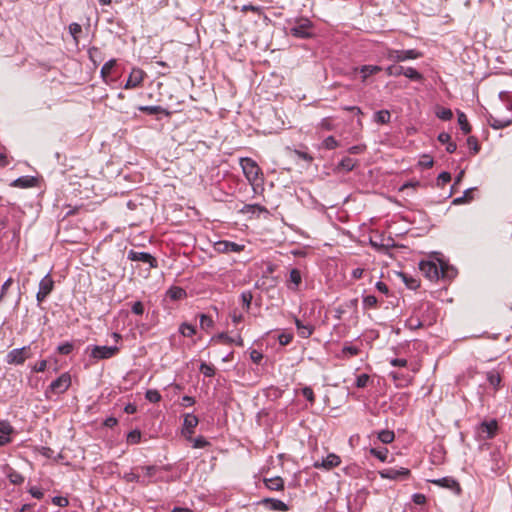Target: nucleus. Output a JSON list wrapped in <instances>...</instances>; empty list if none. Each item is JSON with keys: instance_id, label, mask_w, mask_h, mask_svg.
Instances as JSON below:
<instances>
[{"instance_id": "obj_1", "label": "nucleus", "mask_w": 512, "mask_h": 512, "mask_svg": "<svg viewBox=\"0 0 512 512\" xmlns=\"http://www.w3.org/2000/svg\"><path fill=\"white\" fill-rule=\"evenodd\" d=\"M239 164L243 174L251 185H258L263 182V173L259 165L252 158H240Z\"/></svg>"}, {"instance_id": "obj_2", "label": "nucleus", "mask_w": 512, "mask_h": 512, "mask_svg": "<svg viewBox=\"0 0 512 512\" xmlns=\"http://www.w3.org/2000/svg\"><path fill=\"white\" fill-rule=\"evenodd\" d=\"M314 25L308 18H297L294 22V26L290 28V35L299 39H308L313 37Z\"/></svg>"}, {"instance_id": "obj_3", "label": "nucleus", "mask_w": 512, "mask_h": 512, "mask_svg": "<svg viewBox=\"0 0 512 512\" xmlns=\"http://www.w3.org/2000/svg\"><path fill=\"white\" fill-rule=\"evenodd\" d=\"M31 356L32 352L30 346H25L11 350L6 356V361L8 364L21 365Z\"/></svg>"}, {"instance_id": "obj_4", "label": "nucleus", "mask_w": 512, "mask_h": 512, "mask_svg": "<svg viewBox=\"0 0 512 512\" xmlns=\"http://www.w3.org/2000/svg\"><path fill=\"white\" fill-rule=\"evenodd\" d=\"M422 56L420 52L414 49L410 50H389L387 53V58L394 62H402L405 60H413L418 59Z\"/></svg>"}, {"instance_id": "obj_5", "label": "nucleus", "mask_w": 512, "mask_h": 512, "mask_svg": "<svg viewBox=\"0 0 512 512\" xmlns=\"http://www.w3.org/2000/svg\"><path fill=\"white\" fill-rule=\"evenodd\" d=\"M419 269L422 274L430 281H435L440 278V274L444 275V270L438 268L437 264L432 261H421L419 263Z\"/></svg>"}, {"instance_id": "obj_6", "label": "nucleus", "mask_w": 512, "mask_h": 512, "mask_svg": "<svg viewBox=\"0 0 512 512\" xmlns=\"http://www.w3.org/2000/svg\"><path fill=\"white\" fill-rule=\"evenodd\" d=\"M120 349L117 346H93L91 357L95 360L109 359L116 356Z\"/></svg>"}, {"instance_id": "obj_7", "label": "nucleus", "mask_w": 512, "mask_h": 512, "mask_svg": "<svg viewBox=\"0 0 512 512\" xmlns=\"http://www.w3.org/2000/svg\"><path fill=\"white\" fill-rule=\"evenodd\" d=\"M379 475L382 479L389 480H405L408 479L411 475V471L407 468L401 467L397 468H386L379 471Z\"/></svg>"}, {"instance_id": "obj_8", "label": "nucleus", "mask_w": 512, "mask_h": 512, "mask_svg": "<svg viewBox=\"0 0 512 512\" xmlns=\"http://www.w3.org/2000/svg\"><path fill=\"white\" fill-rule=\"evenodd\" d=\"M146 77L144 70L138 67L132 68L129 77L124 85V89L130 90L142 86V83Z\"/></svg>"}, {"instance_id": "obj_9", "label": "nucleus", "mask_w": 512, "mask_h": 512, "mask_svg": "<svg viewBox=\"0 0 512 512\" xmlns=\"http://www.w3.org/2000/svg\"><path fill=\"white\" fill-rule=\"evenodd\" d=\"M71 386V376L69 373L61 374L56 380L51 382L49 389L54 394H62Z\"/></svg>"}, {"instance_id": "obj_10", "label": "nucleus", "mask_w": 512, "mask_h": 512, "mask_svg": "<svg viewBox=\"0 0 512 512\" xmlns=\"http://www.w3.org/2000/svg\"><path fill=\"white\" fill-rule=\"evenodd\" d=\"M53 288L54 281L52 277L49 274H47L41 279L39 283V290L36 295L38 303H42L47 298V296L52 292Z\"/></svg>"}, {"instance_id": "obj_11", "label": "nucleus", "mask_w": 512, "mask_h": 512, "mask_svg": "<svg viewBox=\"0 0 512 512\" xmlns=\"http://www.w3.org/2000/svg\"><path fill=\"white\" fill-rule=\"evenodd\" d=\"M430 482L439 487L449 489V490L455 492L456 494L461 493V486H460L459 482L456 479H454L453 477L447 476V477H443L440 479L430 480Z\"/></svg>"}, {"instance_id": "obj_12", "label": "nucleus", "mask_w": 512, "mask_h": 512, "mask_svg": "<svg viewBox=\"0 0 512 512\" xmlns=\"http://www.w3.org/2000/svg\"><path fill=\"white\" fill-rule=\"evenodd\" d=\"M340 464H341V458L334 453H330L322 461H316L313 466L316 469L331 470L335 467H338Z\"/></svg>"}, {"instance_id": "obj_13", "label": "nucleus", "mask_w": 512, "mask_h": 512, "mask_svg": "<svg viewBox=\"0 0 512 512\" xmlns=\"http://www.w3.org/2000/svg\"><path fill=\"white\" fill-rule=\"evenodd\" d=\"M128 259L131 261H140L148 263L151 268L157 267L156 258L147 252H137L134 250H130L128 252Z\"/></svg>"}, {"instance_id": "obj_14", "label": "nucleus", "mask_w": 512, "mask_h": 512, "mask_svg": "<svg viewBox=\"0 0 512 512\" xmlns=\"http://www.w3.org/2000/svg\"><path fill=\"white\" fill-rule=\"evenodd\" d=\"M243 249H244L243 245L237 244L235 242L227 241V240L218 241L215 243V250L218 251L219 253H229V252L239 253V252L243 251Z\"/></svg>"}, {"instance_id": "obj_15", "label": "nucleus", "mask_w": 512, "mask_h": 512, "mask_svg": "<svg viewBox=\"0 0 512 512\" xmlns=\"http://www.w3.org/2000/svg\"><path fill=\"white\" fill-rule=\"evenodd\" d=\"M479 431L484 434V439H493L498 431V423L496 420L484 421L481 423Z\"/></svg>"}, {"instance_id": "obj_16", "label": "nucleus", "mask_w": 512, "mask_h": 512, "mask_svg": "<svg viewBox=\"0 0 512 512\" xmlns=\"http://www.w3.org/2000/svg\"><path fill=\"white\" fill-rule=\"evenodd\" d=\"M198 418L193 414H186L183 423V434L190 439L194 434V429L198 425Z\"/></svg>"}, {"instance_id": "obj_17", "label": "nucleus", "mask_w": 512, "mask_h": 512, "mask_svg": "<svg viewBox=\"0 0 512 512\" xmlns=\"http://www.w3.org/2000/svg\"><path fill=\"white\" fill-rule=\"evenodd\" d=\"M261 504L273 511L286 512L289 510L288 505L286 503L274 498H265L261 501Z\"/></svg>"}, {"instance_id": "obj_18", "label": "nucleus", "mask_w": 512, "mask_h": 512, "mask_svg": "<svg viewBox=\"0 0 512 512\" xmlns=\"http://www.w3.org/2000/svg\"><path fill=\"white\" fill-rule=\"evenodd\" d=\"M263 481L265 486L271 491L284 490V480L280 476H276L273 478H265Z\"/></svg>"}, {"instance_id": "obj_19", "label": "nucleus", "mask_w": 512, "mask_h": 512, "mask_svg": "<svg viewBox=\"0 0 512 512\" xmlns=\"http://www.w3.org/2000/svg\"><path fill=\"white\" fill-rule=\"evenodd\" d=\"M492 462L490 466V470L495 474H500L504 467V460L502 459L501 455L498 452L491 453L490 460Z\"/></svg>"}, {"instance_id": "obj_20", "label": "nucleus", "mask_w": 512, "mask_h": 512, "mask_svg": "<svg viewBox=\"0 0 512 512\" xmlns=\"http://www.w3.org/2000/svg\"><path fill=\"white\" fill-rule=\"evenodd\" d=\"M381 70L382 68L377 65H363L362 67L355 69V71H359L361 73L363 82H366L368 77L377 74Z\"/></svg>"}, {"instance_id": "obj_21", "label": "nucleus", "mask_w": 512, "mask_h": 512, "mask_svg": "<svg viewBox=\"0 0 512 512\" xmlns=\"http://www.w3.org/2000/svg\"><path fill=\"white\" fill-rule=\"evenodd\" d=\"M5 474H6L7 478L9 479L10 483L13 485H21L25 480V478L22 474H20L19 472H17L16 470H14L12 467H10L8 465L5 468Z\"/></svg>"}, {"instance_id": "obj_22", "label": "nucleus", "mask_w": 512, "mask_h": 512, "mask_svg": "<svg viewBox=\"0 0 512 512\" xmlns=\"http://www.w3.org/2000/svg\"><path fill=\"white\" fill-rule=\"evenodd\" d=\"M215 340L223 344H235L239 347L244 346L243 338L240 335H238L236 338H232L226 333H221L215 337Z\"/></svg>"}, {"instance_id": "obj_23", "label": "nucleus", "mask_w": 512, "mask_h": 512, "mask_svg": "<svg viewBox=\"0 0 512 512\" xmlns=\"http://www.w3.org/2000/svg\"><path fill=\"white\" fill-rule=\"evenodd\" d=\"M36 179L31 176H23L19 177L18 179L14 180L11 183V186L17 187V188H30L35 185Z\"/></svg>"}, {"instance_id": "obj_24", "label": "nucleus", "mask_w": 512, "mask_h": 512, "mask_svg": "<svg viewBox=\"0 0 512 512\" xmlns=\"http://www.w3.org/2000/svg\"><path fill=\"white\" fill-rule=\"evenodd\" d=\"M138 109L149 115L165 114L168 117L171 116V112L161 106H140Z\"/></svg>"}, {"instance_id": "obj_25", "label": "nucleus", "mask_w": 512, "mask_h": 512, "mask_svg": "<svg viewBox=\"0 0 512 512\" xmlns=\"http://www.w3.org/2000/svg\"><path fill=\"white\" fill-rule=\"evenodd\" d=\"M88 56L94 65H99L105 58L103 51L95 46L88 50Z\"/></svg>"}, {"instance_id": "obj_26", "label": "nucleus", "mask_w": 512, "mask_h": 512, "mask_svg": "<svg viewBox=\"0 0 512 512\" xmlns=\"http://www.w3.org/2000/svg\"><path fill=\"white\" fill-rule=\"evenodd\" d=\"M186 295H187L186 291L183 288L178 287V286H172L167 291V296L171 300H175V301L185 298Z\"/></svg>"}, {"instance_id": "obj_27", "label": "nucleus", "mask_w": 512, "mask_h": 512, "mask_svg": "<svg viewBox=\"0 0 512 512\" xmlns=\"http://www.w3.org/2000/svg\"><path fill=\"white\" fill-rule=\"evenodd\" d=\"M117 63V60L116 59H111L109 60L108 62H106L102 68H101V71H100V75H101V78L104 80V81H107L108 77L110 76L111 74V71L112 69L115 67Z\"/></svg>"}, {"instance_id": "obj_28", "label": "nucleus", "mask_w": 512, "mask_h": 512, "mask_svg": "<svg viewBox=\"0 0 512 512\" xmlns=\"http://www.w3.org/2000/svg\"><path fill=\"white\" fill-rule=\"evenodd\" d=\"M400 277L402 278V280L409 289H417L420 286V282L418 279L406 273H400Z\"/></svg>"}, {"instance_id": "obj_29", "label": "nucleus", "mask_w": 512, "mask_h": 512, "mask_svg": "<svg viewBox=\"0 0 512 512\" xmlns=\"http://www.w3.org/2000/svg\"><path fill=\"white\" fill-rule=\"evenodd\" d=\"M458 123H459L461 130L465 134H468L471 132V126H470L467 116L465 115L464 112H461V111L458 112Z\"/></svg>"}, {"instance_id": "obj_30", "label": "nucleus", "mask_w": 512, "mask_h": 512, "mask_svg": "<svg viewBox=\"0 0 512 512\" xmlns=\"http://www.w3.org/2000/svg\"><path fill=\"white\" fill-rule=\"evenodd\" d=\"M364 309H376L378 308V299L374 295H367L362 300Z\"/></svg>"}, {"instance_id": "obj_31", "label": "nucleus", "mask_w": 512, "mask_h": 512, "mask_svg": "<svg viewBox=\"0 0 512 512\" xmlns=\"http://www.w3.org/2000/svg\"><path fill=\"white\" fill-rule=\"evenodd\" d=\"M289 282L295 285L294 290L298 289L302 282L301 272L298 269L294 268L290 271Z\"/></svg>"}, {"instance_id": "obj_32", "label": "nucleus", "mask_w": 512, "mask_h": 512, "mask_svg": "<svg viewBox=\"0 0 512 512\" xmlns=\"http://www.w3.org/2000/svg\"><path fill=\"white\" fill-rule=\"evenodd\" d=\"M395 434L391 430H382L378 433V439L384 443L389 444L394 441Z\"/></svg>"}, {"instance_id": "obj_33", "label": "nucleus", "mask_w": 512, "mask_h": 512, "mask_svg": "<svg viewBox=\"0 0 512 512\" xmlns=\"http://www.w3.org/2000/svg\"><path fill=\"white\" fill-rule=\"evenodd\" d=\"M402 75L413 81H421L423 79L422 74L412 67L404 68Z\"/></svg>"}, {"instance_id": "obj_34", "label": "nucleus", "mask_w": 512, "mask_h": 512, "mask_svg": "<svg viewBox=\"0 0 512 512\" xmlns=\"http://www.w3.org/2000/svg\"><path fill=\"white\" fill-rule=\"evenodd\" d=\"M81 32H82V27L80 24L74 22L69 25V33L73 37V40L76 45H78V43H79V35L81 34Z\"/></svg>"}, {"instance_id": "obj_35", "label": "nucleus", "mask_w": 512, "mask_h": 512, "mask_svg": "<svg viewBox=\"0 0 512 512\" xmlns=\"http://www.w3.org/2000/svg\"><path fill=\"white\" fill-rule=\"evenodd\" d=\"M391 114L388 110H380L375 113V121L379 124H387L390 122Z\"/></svg>"}, {"instance_id": "obj_36", "label": "nucleus", "mask_w": 512, "mask_h": 512, "mask_svg": "<svg viewBox=\"0 0 512 512\" xmlns=\"http://www.w3.org/2000/svg\"><path fill=\"white\" fill-rule=\"evenodd\" d=\"M490 125L494 129H502L511 125V120H501L493 116L490 117Z\"/></svg>"}, {"instance_id": "obj_37", "label": "nucleus", "mask_w": 512, "mask_h": 512, "mask_svg": "<svg viewBox=\"0 0 512 512\" xmlns=\"http://www.w3.org/2000/svg\"><path fill=\"white\" fill-rule=\"evenodd\" d=\"M388 450L386 448L376 449L372 448L370 454L378 458L381 462H386L388 457Z\"/></svg>"}, {"instance_id": "obj_38", "label": "nucleus", "mask_w": 512, "mask_h": 512, "mask_svg": "<svg viewBox=\"0 0 512 512\" xmlns=\"http://www.w3.org/2000/svg\"><path fill=\"white\" fill-rule=\"evenodd\" d=\"M472 193H473L472 189H467L463 196L455 198L453 200V204L460 205V204L470 202L473 199Z\"/></svg>"}, {"instance_id": "obj_39", "label": "nucleus", "mask_w": 512, "mask_h": 512, "mask_svg": "<svg viewBox=\"0 0 512 512\" xmlns=\"http://www.w3.org/2000/svg\"><path fill=\"white\" fill-rule=\"evenodd\" d=\"M356 164H357L356 160H354V159H352L350 157H345L339 163V167H341L342 169H344L346 171H351V170L354 169Z\"/></svg>"}, {"instance_id": "obj_40", "label": "nucleus", "mask_w": 512, "mask_h": 512, "mask_svg": "<svg viewBox=\"0 0 512 512\" xmlns=\"http://www.w3.org/2000/svg\"><path fill=\"white\" fill-rule=\"evenodd\" d=\"M199 371L206 377H213L215 375V367L205 362L201 363Z\"/></svg>"}, {"instance_id": "obj_41", "label": "nucleus", "mask_w": 512, "mask_h": 512, "mask_svg": "<svg viewBox=\"0 0 512 512\" xmlns=\"http://www.w3.org/2000/svg\"><path fill=\"white\" fill-rule=\"evenodd\" d=\"M180 332L185 337H192L196 333V329L191 324L183 323L180 326Z\"/></svg>"}, {"instance_id": "obj_42", "label": "nucleus", "mask_w": 512, "mask_h": 512, "mask_svg": "<svg viewBox=\"0 0 512 512\" xmlns=\"http://www.w3.org/2000/svg\"><path fill=\"white\" fill-rule=\"evenodd\" d=\"M141 441V432L139 430H132L127 435V443L138 444Z\"/></svg>"}, {"instance_id": "obj_43", "label": "nucleus", "mask_w": 512, "mask_h": 512, "mask_svg": "<svg viewBox=\"0 0 512 512\" xmlns=\"http://www.w3.org/2000/svg\"><path fill=\"white\" fill-rule=\"evenodd\" d=\"M252 299H253V295H252L251 291L242 292V294H241L242 305L247 311L250 309Z\"/></svg>"}, {"instance_id": "obj_44", "label": "nucleus", "mask_w": 512, "mask_h": 512, "mask_svg": "<svg viewBox=\"0 0 512 512\" xmlns=\"http://www.w3.org/2000/svg\"><path fill=\"white\" fill-rule=\"evenodd\" d=\"M297 332L301 338L307 339L313 334L314 326L304 324Z\"/></svg>"}, {"instance_id": "obj_45", "label": "nucleus", "mask_w": 512, "mask_h": 512, "mask_svg": "<svg viewBox=\"0 0 512 512\" xmlns=\"http://www.w3.org/2000/svg\"><path fill=\"white\" fill-rule=\"evenodd\" d=\"M145 398L151 403H157L161 400V395L157 390L150 389L146 391Z\"/></svg>"}, {"instance_id": "obj_46", "label": "nucleus", "mask_w": 512, "mask_h": 512, "mask_svg": "<svg viewBox=\"0 0 512 512\" xmlns=\"http://www.w3.org/2000/svg\"><path fill=\"white\" fill-rule=\"evenodd\" d=\"M404 72V67L399 65H391L386 68V73L389 76H400Z\"/></svg>"}, {"instance_id": "obj_47", "label": "nucleus", "mask_w": 512, "mask_h": 512, "mask_svg": "<svg viewBox=\"0 0 512 512\" xmlns=\"http://www.w3.org/2000/svg\"><path fill=\"white\" fill-rule=\"evenodd\" d=\"M214 322L212 318L206 314L200 315V326L202 329H209L213 326Z\"/></svg>"}, {"instance_id": "obj_48", "label": "nucleus", "mask_w": 512, "mask_h": 512, "mask_svg": "<svg viewBox=\"0 0 512 512\" xmlns=\"http://www.w3.org/2000/svg\"><path fill=\"white\" fill-rule=\"evenodd\" d=\"M467 145H468L469 149L473 151L474 154L478 153L480 150L479 142H478L477 138H475L474 136L468 137Z\"/></svg>"}, {"instance_id": "obj_49", "label": "nucleus", "mask_w": 512, "mask_h": 512, "mask_svg": "<svg viewBox=\"0 0 512 512\" xmlns=\"http://www.w3.org/2000/svg\"><path fill=\"white\" fill-rule=\"evenodd\" d=\"M437 116H438L441 120L448 121V120H451V119H452V117H453V113H452L451 109H449V108H441V109L437 112Z\"/></svg>"}, {"instance_id": "obj_50", "label": "nucleus", "mask_w": 512, "mask_h": 512, "mask_svg": "<svg viewBox=\"0 0 512 512\" xmlns=\"http://www.w3.org/2000/svg\"><path fill=\"white\" fill-rule=\"evenodd\" d=\"M73 344L70 342H65L58 346L57 350L62 355H68L73 351Z\"/></svg>"}, {"instance_id": "obj_51", "label": "nucleus", "mask_w": 512, "mask_h": 512, "mask_svg": "<svg viewBox=\"0 0 512 512\" xmlns=\"http://www.w3.org/2000/svg\"><path fill=\"white\" fill-rule=\"evenodd\" d=\"M13 432V427L6 420L0 421V433L9 436Z\"/></svg>"}, {"instance_id": "obj_52", "label": "nucleus", "mask_w": 512, "mask_h": 512, "mask_svg": "<svg viewBox=\"0 0 512 512\" xmlns=\"http://www.w3.org/2000/svg\"><path fill=\"white\" fill-rule=\"evenodd\" d=\"M369 375L368 374H361L357 376L356 378V387L358 388H365L369 382Z\"/></svg>"}, {"instance_id": "obj_53", "label": "nucleus", "mask_w": 512, "mask_h": 512, "mask_svg": "<svg viewBox=\"0 0 512 512\" xmlns=\"http://www.w3.org/2000/svg\"><path fill=\"white\" fill-rule=\"evenodd\" d=\"M301 393L311 404H314L315 395L311 387H304L301 390Z\"/></svg>"}, {"instance_id": "obj_54", "label": "nucleus", "mask_w": 512, "mask_h": 512, "mask_svg": "<svg viewBox=\"0 0 512 512\" xmlns=\"http://www.w3.org/2000/svg\"><path fill=\"white\" fill-rule=\"evenodd\" d=\"M210 445L209 441H207L203 436H199L193 440L194 448H204Z\"/></svg>"}, {"instance_id": "obj_55", "label": "nucleus", "mask_w": 512, "mask_h": 512, "mask_svg": "<svg viewBox=\"0 0 512 512\" xmlns=\"http://www.w3.org/2000/svg\"><path fill=\"white\" fill-rule=\"evenodd\" d=\"M487 379L489 383L494 387H497L501 382L499 374L493 372L488 373Z\"/></svg>"}, {"instance_id": "obj_56", "label": "nucleus", "mask_w": 512, "mask_h": 512, "mask_svg": "<svg viewBox=\"0 0 512 512\" xmlns=\"http://www.w3.org/2000/svg\"><path fill=\"white\" fill-rule=\"evenodd\" d=\"M338 141L333 137V136H328L325 140H324V146L325 148L327 149H335L338 147Z\"/></svg>"}, {"instance_id": "obj_57", "label": "nucleus", "mask_w": 512, "mask_h": 512, "mask_svg": "<svg viewBox=\"0 0 512 512\" xmlns=\"http://www.w3.org/2000/svg\"><path fill=\"white\" fill-rule=\"evenodd\" d=\"M140 469L143 471L144 475L148 478L153 477L157 471V467L154 465L150 466H142Z\"/></svg>"}, {"instance_id": "obj_58", "label": "nucleus", "mask_w": 512, "mask_h": 512, "mask_svg": "<svg viewBox=\"0 0 512 512\" xmlns=\"http://www.w3.org/2000/svg\"><path fill=\"white\" fill-rule=\"evenodd\" d=\"M52 503L54 505H57L59 507H66L68 506L69 504V501L66 497H62V496H55L52 498Z\"/></svg>"}, {"instance_id": "obj_59", "label": "nucleus", "mask_w": 512, "mask_h": 512, "mask_svg": "<svg viewBox=\"0 0 512 512\" xmlns=\"http://www.w3.org/2000/svg\"><path fill=\"white\" fill-rule=\"evenodd\" d=\"M439 185H445L451 181V175L448 172H442L437 178Z\"/></svg>"}, {"instance_id": "obj_60", "label": "nucleus", "mask_w": 512, "mask_h": 512, "mask_svg": "<svg viewBox=\"0 0 512 512\" xmlns=\"http://www.w3.org/2000/svg\"><path fill=\"white\" fill-rule=\"evenodd\" d=\"M250 359L255 363L259 364L263 359V354L259 352L258 350H252L250 352Z\"/></svg>"}, {"instance_id": "obj_61", "label": "nucleus", "mask_w": 512, "mask_h": 512, "mask_svg": "<svg viewBox=\"0 0 512 512\" xmlns=\"http://www.w3.org/2000/svg\"><path fill=\"white\" fill-rule=\"evenodd\" d=\"M419 164L425 168H431L433 166V159L429 155H423Z\"/></svg>"}, {"instance_id": "obj_62", "label": "nucleus", "mask_w": 512, "mask_h": 512, "mask_svg": "<svg viewBox=\"0 0 512 512\" xmlns=\"http://www.w3.org/2000/svg\"><path fill=\"white\" fill-rule=\"evenodd\" d=\"M132 312L136 315H142L144 313V305L142 302L137 301L132 305Z\"/></svg>"}, {"instance_id": "obj_63", "label": "nucleus", "mask_w": 512, "mask_h": 512, "mask_svg": "<svg viewBox=\"0 0 512 512\" xmlns=\"http://www.w3.org/2000/svg\"><path fill=\"white\" fill-rule=\"evenodd\" d=\"M343 354H348L350 356H356L359 354L360 350L355 346H345L342 349Z\"/></svg>"}, {"instance_id": "obj_64", "label": "nucleus", "mask_w": 512, "mask_h": 512, "mask_svg": "<svg viewBox=\"0 0 512 512\" xmlns=\"http://www.w3.org/2000/svg\"><path fill=\"white\" fill-rule=\"evenodd\" d=\"M366 150V145L360 144V145H354L348 149V152L350 154H361Z\"/></svg>"}]
</instances>
